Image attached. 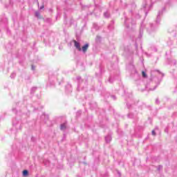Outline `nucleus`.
<instances>
[{
  "mask_svg": "<svg viewBox=\"0 0 177 177\" xmlns=\"http://www.w3.org/2000/svg\"><path fill=\"white\" fill-rule=\"evenodd\" d=\"M153 136H156V131L153 130L151 132Z\"/></svg>",
  "mask_w": 177,
  "mask_h": 177,
  "instance_id": "6e6552de",
  "label": "nucleus"
},
{
  "mask_svg": "<svg viewBox=\"0 0 177 177\" xmlns=\"http://www.w3.org/2000/svg\"><path fill=\"white\" fill-rule=\"evenodd\" d=\"M105 140H106V143H109V142H111V136H107L105 138Z\"/></svg>",
  "mask_w": 177,
  "mask_h": 177,
  "instance_id": "7ed1b4c3",
  "label": "nucleus"
},
{
  "mask_svg": "<svg viewBox=\"0 0 177 177\" xmlns=\"http://www.w3.org/2000/svg\"><path fill=\"white\" fill-rule=\"evenodd\" d=\"M88 48H89V45L88 44H85L81 49L84 53L88 50Z\"/></svg>",
  "mask_w": 177,
  "mask_h": 177,
  "instance_id": "f257e3e1",
  "label": "nucleus"
},
{
  "mask_svg": "<svg viewBox=\"0 0 177 177\" xmlns=\"http://www.w3.org/2000/svg\"><path fill=\"white\" fill-rule=\"evenodd\" d=\"M44 9V6H42L41 7H40V10Z\"/></svg>",
  "mask_w": 177,
  "mask_h": 177,
  "instance_id": "1a4fd4ad",
  "label": "nucleus"
},
{
  "mask_svg": "<svg viewBox=\"0 0 177 177\" xmlns=\"http://www.w3.org/2000/svg\"><path fill=\"white\" fill-rule=\"evenodd\" d=\"M104 16L106 17V13H104Z\"/></svg>",
  "mask_w": 177,
  "mask_h": 177,
  "instance_id": "9d476101",
  "label": "nucleus"
},
{
  "mask_svg": "<svg viewBox=\"0 0 177 177\" xmlns=\"http://www.w3.org/2000/svg\"><path fill=\"white\" fill-rule=\"evenodd\" d=\"M36 17H38L39 19H41V14H39V12H35Z\"/></svg>",
  "mask_w": 177,
  "mask_h": 177,
  "instance_id": "423d86ee",
  "label": "nucleus"
},
{
  "mask_svg": "<svg viewBox=\"0 0 177 177\" xmlns=\"http://www.w3.org/2000/svg\"><path fill=\"white\" fill-rule=\"evenodd\" d=\"M142 77H144V78H146L147 77L146 73L142 72Z\"/></svg>",
  "mask_w": 177,
  "mask_h": 177,
  "instance_id": "0eeeda50",
  "label": "nucleus"
},
{
  "mask_svg": "<svg viewBox=\"0 0 177 177\" xmlns=\"http://www.w3.org/2000/svg\"><path fill=\"white\" fill-rule=\"evenodd\" d=\"M75 42V46L76 48V49H78V50H81V46L80 45V43L77 42V41H74Z\"/></svg>",
  "mask_w": 177,
  "mask_h": 177,
  "instance_id": "f03ea898",
  "label": "nucleus"
},
{
  "mask_svg": "<svg viewBox=\"0 0 177 177\" xmlns=\"http://www.w3.org/2000/svg\"><path fill=\"white\" fill-rule=\"evenodd\" d=\"M66 128H67V126L66 125V124H63L61 125L62 131H64V129H66Z\"/></svg>",
  "mask_w": 177,
  "mask_h": 177,
  "instance_id": "20e7f679",
  "label": "nucleus"
},
{
  "mask_svg": "<svg viewBox=\"0 0 177 177\" xmlns=\"http://www.w3.org/2000/svg\"><path fill=\"white\" fill-rule=\"evenodd\" d=\"M28 175V171L24 170L23 171V176H27Z\"/></svg>",
  "mask_w": 177,
  "mask_h": 177,
  "instance_id": "39448f33",
  "label": "nucleus"
}]
</instances>
